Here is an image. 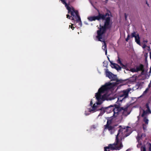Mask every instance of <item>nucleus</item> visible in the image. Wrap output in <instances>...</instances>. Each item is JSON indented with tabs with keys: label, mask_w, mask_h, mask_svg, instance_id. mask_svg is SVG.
I'll return each mask as SVG.
<instances>
[{
	"label": "nucleus",
	"mask_w": 151,
	"mask_h": 151,
	"mask_svg": "<svg viewBox=\"0 0 151 151\" xmlns=\"http://www.w3.org/2000/svg\"><path fill=\"white\" fill-rule=\"evenodd\" d=\"M98 15L97 16V20L99 21L100 20H105L104 22V25L102 26L101 24H100V27L99 29L97 31V35L96 38L98 39L99 41H101V40L102 39V35L104 34L107 29L111 28V26L110 25L111 18L109 17V14L108 13H106L105 14H101L99 11L98 10Z\"/></svg>",
	"instance_id": "obj_1"
},
{
	"label": "nucleus",
	"mask_w": 151,
	"mask_h": 151,
	"mask_svg": "<svg viewBox=\"0 0 151 151\" xmlns=\"http://www.w3.org/2000/svg\"><path fill=\"white\" fill-rule=\"evenodd\" d=\"M129 106L128 104H127L124 107H121L120 104H114L106 108V112L107 113L113 111L114 114L112 117H116L119 113H122L123 115L125 116L128 115L129 114V113L127 111Z\"/></svg>",
	"instance_id": "obj_2"
},
{
	"label": "nucleus",
	"mask_w": 151,
	"mask_h": 151,
	"mask_svg": "<svg viewBox=\"0 0 151 151\" xmlns=\"http://www.w3.org/2000/svg\"><path fill=\"white\" fill-rule=\"evenodd\" d=\"M112 86L111 83H106L99 89L98 92L95 95V97L97 101V104H101L102 103V101H104L106 99V96L104 95L102 96L101 94L111 88Z\"/></svg>",
	"instance_id": "obj_3"
},
{
	"label": "nucleus",
	"mask_w": 151,
	"mask_h": 151,
	"mask_svg": "<svg viewBox=\"0 0 151 151\" xmlns=\"http://www.w3.org/2000/svg\"><path fill=\"white\" fill-rule=\"evenodd\" d=\"M119 129L118 133L116 136L115 140L119 144L120 142L122 144V140L123 139L130 135V133H127L128 128L130 127H122L121 126L119 127Z\"/></svg>",
	"instance_id": "obj_4"
},
{
	"label": "nucleus",
	"mask_w": 151,
	"mask_h": 151,
	"mask_svg": "<svg viewBox=\"0 0 151 151\" xmlns=\"http://www.w3.org/2000/svg\"><path fill=\"white\" fill-rule=\"evenodd\" d=\"M130 90L129 88L127 89L126 90H123L122 93L119 95L116 96L117 99V101L116 102V104H120L121 105V102L122 101H125L126 99L129 97V93Z\"/></svg>",
	"instance_id": "obj_5"
},
{
	"label": "nucleus",
	"mask_w": 151,
	"mask_h": 151,
	"mask_svg": "<svg viewBox=\"0 0 151 151\" xmlns=\"http://www.w3.org/2000/svg\"><path fill=\"white\" fill-rule=\"evenodd\" d=\"M123 147L122 144L120 142L119 144L115 140V142L113 144H110L109 145L108 147H105L104 151H110V150H119Z\"/></svg>",
	"instance_id": "obj_6"
},
{
	"label": "nucleus",
	"mask_w": 151,
	"mask_h": 151,
	"mask_svg": "<svg viewBox=\"0 0 151 151\" xmlns=\"http://www.w3.org/2000/svg\"><path fill=\"white\" fill-rule=\"evenodd\" d=\"M68 13L70 14L71 15L76 19L77 22H78L79 25L80 27H81L82 22L80 17L79 15L78 11L77 10H75L74 8L72 7V8L70 9V11H68Z\"/></svg>",
	"instance_id": "obj_7"
},
{
	"label": "nucleus",
	"mask_w": 151,
	"mask_h": 151,
	"mask_svg": "<svg viewBox=\"0 0 151 151\" xmlns=\"http://www.w3.org/2000/svg\"><path fill=\"white\" fill-rule=\"evenodd\" d=\"M106 76L108 77L111 81H116L118 83L122 82V80H119L116 75H114L110 71L106 72Z\"/></svg>",
	"instance_id": "obj_8"
},
{
	"label": "nucleus",
	"mask_w": 151,
	"mask_h": 151,
	"mask_svg": "<svg viewBox=\"0 0 151 151\" xmlns=\"http://www.w3.org/2000/svg\"><path fill=\"white\" fill-rule=\"evenodd\" d=\"M136 32H134L131 33L132 38L134 37L135 41L139 45H140V37L138 33L137 34Z\"/></svg>",
	"instance_id": "obj_9"
},
{
	"label": "nucleus",
	"mask_w": 151,
	"mask_h": 151,
	"mask_svg": "<svg viewBox=\"0 0 151 151\" xmlns=\"http://www.w3.org/2000/svg\"><path fill=\"white\" fill-rule=\"evenodd\" d=\"M117 63L119 64L122 66V68L126 70H129L128 67H129V63H127L125 65H124L122 62L121 59L119 56H118V60L117 61Z\"/></svg>",
	"instance_id": "obj_10"
},
{
	"label": "nucleus",
	"mask_w": 151,
	"mask_h": 151,
	"mask_svg": "<svg viewBox=\"0 0 151 151\" xmlns=\"http://www.w3.org/2000/svg\"><path fill=\"white\" fill-rule=\"evenodd\" d=\"M100 104H97V102L96 103V104H94L93 106L92 107V109H89V111L90 112H96L97 111H98L99 110H100V108L98 106L99 105H100Z\"/></svg>",
	"instance_id": "obj_11"
},
{
	"label": "nucleus",
	"mask_w": 151,
	"mask_h": 151,
	"mask_svg": "<svg viewBox=\"0 0 151 151\" xmlns=\"http://www.w3.org/2000/svg\"><path fill=\"white\" fill-rule=\"evenodd\" d=\"M62 3L65 5V7H66L67 9L68 10V11H69L70 10L71 8L69 6V5L66 3L65 0H60Z\"/></svg>",
	"instance_id": "obj_12"
},
{
	"label": "nucleus",
	"mask_w": 151,
	"mask_h": 151,
	"mask_svg": "<svg viewBox=\"0 0 151 151\" xmlns=\"http://www.w3.org/2000/svg\"><path fill=\"white\" fill-rule=\"evenodd\" d=\"M104 127L105 129H107L109 131H110V132L111 134L113 133L112 131L113 129V127L112 126L108 125L107 126L106 125H105Z\"/></svg>",
	"instance_id": "obj_13"
},
{
	"label": "nucleus",
	"mask_w": 151,
	"mask_h": 151,
	"mask_svg": "<svg viewBox=\"0 0 151 151\" xmlns=\"http://www.w3.org/2000/svg\"><path fill=\"white\" fill-rule=\"evenodd\" d=\"M143 112L142 114L141 115V116L142 117H144L145 116L147 115V114H151V111H149L147 110H145L144 109H143Z\"/></svg>",
	"instance_id": "obj_14"
},
{
	"label": "nucleus",
	"mask_w": 151,
	"mask_h": 151,
	"mask_svg": "<svg viewBox=\"0 0 151 151\" xmlns=\"http://www.w3.org/2000/svg\"><path fill=\"white\" fill-rule=\"evenodd\" d=\"M136 69L137 71H144V65L142 64H140L139 66L136 68Z\"/></svg>",
	"instance_id": "obj_15"
},
{
	"label": "nucleus",
	"mask_w": 151,
	"mask_h": 151,
	"mask_svg": "<svg viewBox=\"0 0 151 151\" xmlns=\"http://www.w3.org/2000/svg\"><path fill=\"white\" fill-rule=\"evenodd\" d=\"M88 19L90 21H95L96 20H97V16H93L92 17H90L88 18Z\"/></svg>",
	"instance_id": "obj_16"
},
{
	"label": "nucleus",
	"mask_w": 151,
	"mask_h": 151,
	"mask_svg": "<svg viewBox=\"0 0 151 151\" xmlns=\"http://www.w3.org/2000/svg\"><path fill=\"white\" fill-rule=\"evenodd\" d=\"M115 118V117H112V116L110 117L109 119L107 120V123L106 125L107 126H108V125H110L113 119Z\"/></svg>",
	"instance_id": "obj_17"
},
{
	"label": "nucleus",
	"mask_w": 151,
	"mask_h": 151,
	"mask_svg": "<svg viewBox=\"0 0 151 151\" xmlns=\"http://www.w3.org/2000/svg\"><path fill=\"white\" fill-rule=\"evenodd\" d=\"M100 109L101 111V112L102 114H103L106 111V107L103 108V107H101L100 108Z\"/></svg>",
	"instance_id": "obj_18"
},
{
	"label": "nucleus",
	"mask_w": 151,
	"mask_h": 151,
	"mask_svg": "<svg viewBox=\"0 0 151 151\" xmlns=\"http://www.w3.org/2000/svg\"><path fill=\"white\" fill-rule=\"evenodd\" d=\"M102 48L105 51V54L106 55H107V50L106 48V43H105L104 45L102 46Z\"/></svg>",
	"instance_id": "obj_19"
},
{
	"label": "nucleus",
	"mask_w": 151,
	"mask_h": 151,
	"mask_svg": "<svg viewBox=\"0 0 151 151\" xmlns=\"http://www.w3.org/2000/svg\"><path fill=\"white\" fill-rule=\"evenodd\" d=\"M143 121L146 124H148V123L149 120L146 117H144Z\"/></svg>",
	"instance_id": "obj_20"
},
{
	"label": "nucleus",
	"mask_w": 151,
	"mask_h": 151,
	"mask_svg": "<svg viewBox=\"0 0 151 151\" xmlns=\"http://www.w3.org/2000/svg\"><path fill=\"white\" fill-rule=\"evenodd\" d=\"M66 16H67V18H68L69 19H70L71 20H74V18H75L74 17H73V16H72L71 15V16H70L69 14H67L66 15Z\"/></svg>",
	"instance_id": "obj_21"
},
{
	"label": "nucleus",
	"mask_w": 151,
	"mask_h": 151,
	"mask_svg": "<svg viewBox=\"0 0 151 151\" xmlns=\"http://www.w3.org/2000/svg\"><path fill=\"white\" fill-rule=\"evenodd\" d=\"M110 62L111 65H112L113 66L112 67L113 68L114 67V68H115L116 69V68L117 67V65L118 64H116V63H113L111 61H110Z\"/></svg>",
	"instance_id": "obj_22"
},
{
	"label": "nucleus",
	"mask_w": 151,
	"mask_h": 151,
	"mask_svg": "<svg viewBox=\"0 0 151 151\" xmlns=\"http://www.w3.org/2000/svg\"><path fill=\"white\" fill-rule=\"evenodd\" d=\"M146 108L147 109V110L149 111H151L149 106V104L148 103H147L145 105Z\"/></svg>",
	"instance_id": "obj_23"
},
{
	"label": "nucleus",
	"mask_w": 151,
	"mask_h": 151,
	"mask_svg": "<svg viewBox=\"0 0 151 151\" xmlns=\"http://www.w3.org/2000/svg\"><path fill=\"white\" fill-rule=\"evenodd\" d=\"M141 151H146V147L145 146H142L141 147Z\"/></svg>",
	"instance_id": "obj_24"
},
{
	"label": "nucleus",
	"mask_w": 151,
	"mask_h": 151,
	"mask_svg": "<svg viewBox=\"0 0 151 151\" xmlns=\"http://www.w3.org/2000/svg\"><path fill=\"white\" fill-rule=\"evenodd\" d=\"M121 67L119 66L118 65H117L116 68V69L117 70H121Z\"/></svg>",
	"instance_id": "obj_25"
},
{
	"label": "nucleus",
	"mask_w": 151,
	"mask_h": 151,
	"mask_svg": "<svg viewBox=\"0 0 151 151\" xmlns=\"http://www.w3.org/2000/svg\"><path fill=\"white\" fill-rule=\"evenodd\" d=\"M130 37V36L129 35H128L127 38L126 39V40H125L127 42L129 40V39Z\"/></svg>",
	"instance_id": "obj_26"
},
{
	"label": "nucleus",
	"mask_w": 151,
	"mask_h": 151,
	"mask_svg": "<svg viewBox=\"0 0 151 151\" xmlns=\"http://www.w3.org/2000/svg\"><path fill=\"white\" fill-rule=\"evenodd\" d=\"M149 151H151V143H149Z\"/></svg>",
	"instance_id": "obj_27"
},
{
	"label": "nucleus",
	"mask_w": 151,
	"mask_h": 151,
	"mask_svg": "<svg viewBox=\"0 0 151 151\" xmlns=\"http://www.w3.org/2000/svg\"><path fill=\"white\" fill-rule=\"evenodd\" d=\"M73 24H72L71 25H69V27H70V28L72 29L73 30L75 28L73 26Z\"/></svg>",
	"instance_id": "obj_28"
},
{
	"label": "nucleus",
	"mask_w": 151,
	"mask_h": 151,
	"mask_svg": "<svg viewBox=\"0 0 151 151\" xmlns=\"http://www.w3.org/2000/svg\"><path fill=\"white\" fill-rule=\"evenodd\" d=\"M149 89H148V88H147L143 92V94H145L146 93L147 91H148Z\"/></svg>",
	"instance_id": "obj_29"
},
{
	"label": "nucleus",
	"mask_w": 151,
	"mask_h": 151,
	"mask_svg": "<svg viewBox=\"0 0 151 151\" xmlns=\"http://www.w3.org/2000/svg\"><path fill=\"white\" fill-rule=\"evenodd\" d=\"M143 128L144 130H145L146 129V126L144 124H143L142 125Z\"/></svg>",
	"instance_id": "obj_30"
},
{
	"label": "nucleus",
	"mask_w": 151,
	"mask_h": 151,
	"mask_svg": "<svg viewBox=\"0 0 151 151\" xmlns=\"http://www.w3.org/2000/svg\"><path fill=\"white\" fill-rule=\"evenodd\" d=\"M146 45H145V44H144L143 45V46H142V48H145V47H146Z\"/></svg>",
	"instance_id": "obj_31"
},
{
	"label": "nucleus",
	"mask_w": 151,
	"mask_h": 151,
	"mask_svg": "<svg viewBox=\"0 0 151 151\" xmlns=\"http://www.w3.org/2000/svg\"><path fill=\"white\" fill-rule=\"evenodd\" d=\"M151 86L150 85V83H149V84L148 85V87L147 88H148L149 89H150V88L151 87Z\"/></svg>",
	"instance_id": "obj_32"
},
{
	"label": "nucleus",
	"mask_w": 151,
	"mask_h": 151,
	"mask_svg": "<svg viewBox=\"0 0 151 151\" xmlns=\"http://www.w3.org/2000/svg\"><path fill=\"white\" fill-rule=\"evenodd\" d=\"M114 96H116V95H115ZM116 97H115V96H114V97H112L111 98V99L112 100V99H115V98H116Z\"/></svg>",
	"instance_id": "obj_33"
},
{
	"label": "nucleus",
	"mask_w": 151,
	"mask_h": 151,
	"mask_svg": "<svg viewBox=\"0 0 151 151\" xmlns=\"http://www.w3.org/2000/svg\"><path fill=\"white\" fill-rule=\"evenodd\" d=\"M93 104V103L92 100H91L90 103V105L91 106H92Z\"/></svg>",
	"instance_id": "obj_34"
},
{
	"label": "nucleus",
	"mask_w": 151,
	"mask_h": 151,
	"mask_svg": "<svg viewBox=\"0 0 151 151\" xmlns=\"http://www.w3.org/2000/svg\"><path fill=\"white\" fill-rule=\"evenodd\" d=\"M92 127L93 128L95 129L96 127V126L95 125H93L92 126Z\"/></svg>",
	"instance_id": "obj_35"
},
{
	"label": "nucleus",
	"mask_w": 151,
	"mask_h": 151,
	"mask_svg": "<svg viewBox=\"0 0 151 151\" xmlns=\"http://www.w3.org/2000/svg\"><path fill=\"white\" fill-rule=\"evenodd\" d=\"M148 41L147 40H144L143 41V42L144 43L145 42L147 43V42Z\"/></svg>",
	"instance_id": "obj_36"
},
{
	"label": "nucleus",
	"mask_w": 151,
	"mask_h": 151,
	"mask_svg": "<svg viewBox=\"0 0 151 151\" xmlns=\"http://www.w3.org/2000/svg\"><path fill=\"white\" fill-rule=\"evenodd\" d=\"M86 111H85V114L86 115V116L90 114H87V113H86Z\"/></svg>",
	"instance_id": "obj_37"
},
{
	"label": "nucleus",
	"mask_w": 151,
	"mask_h": 151,
	"mask_svg": "<svg viewBox=\"0 0 151 151\" xmlns=\"http://www.w3.org/2000/svg\"><path fill=\"white\" fill-rule=\"evenodd\" d=\"M101 111L100 113L98 115V116H100L102 115L103 114H101Z\"/></svg>",
	"instance_id": "obj_38"
},
{
	"label": "nucleus",
	"mask_w": 151,
	"mask_h": 151,
	"mask_svg": "<svg viewBox=\"0 0 151 151\" xmlns=\"http://www.w3.org/2000/svg\"><path fill=\"white\" fill-rule=\"evenodd\" d=\"M150 58H151V51L150 52Z\"/></svg>",
	"instance_id": "obj_39"
},
{
	"label": "nucleus",
	"mask_w": 151,
	"mask_h": 151,
	"mask_svg": "<svg viewBox=\"0 0 151 151\" xmlns=\"http://www.w3.org/2000/svg\"><path fill=\"white\" fill-rule=\"evenodd\" d=\"M125 18L126 19L127 15H126V14H125Z\"/></svg>",
	"instance_id": "obj_40"
},
{
	"label": "nucleus",
	"mask_w": 151,
	"mask_h": 151,
	"mask_svg": "<svg viewBox=\"0 0 151 151\" xmlns=\"http://www.w3.org/2000/svg\"><path fill=\"white\" fill-rule=\"evenodd\" d=\"M146 4H147L148 6H149V4L147 3V1H146Z\"/></svg>",
	"instance_id": "obj_41"
},
{
	"label": "nucleus",
	"mask_w": 151,
	"mask_h": 151,
	"mask_svg": "<svg viewBox=\"0 0 151 151\" xmlns=\"http://www.w3.org/2000/svg\"><path fill=\"white\" fill-rule=\"evenodd\" d=\"M111 24H112V23H111ZM111 24H110V25L111 26Z\"/></svg>",
	"instance_id": "obj_42"
},
{
	"label": "nucleus",
	"mask_w": 151,
	"mask_h": 151,
	"mask_svg": "<svg viewBox=\"0 0 151 151\" xmlns=\"http://www.w3.org/2000/svg\"><path fill=\"white\" fill-rule=\"evenodd\" d=\"M108 59L109 60V58H108Z\"/></svg>",
	"instance_id": "obj_43"
},
{
	"label": "nucleus",
	"mask_w": 151,
	"mask_h": 151,
	"mask_svg": "<svg viewBox=\"0 0 151 151\" xmlns=\"http://www.w3.org/2000/svg\"><path fill=\"white\" fill-rule=\"evenodd\" d=\"M108 0H106V1H108Z\"/></svg>",
	"instance_id": "obj_44"
}]
</instances>
